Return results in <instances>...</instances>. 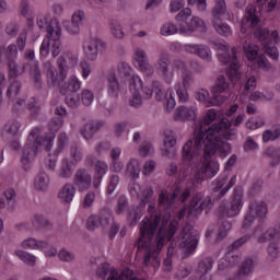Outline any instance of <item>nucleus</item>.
Here are the masks:
<instances>
[{
	"mask_svg": "<svg viewBox=\"0 0 280 280\" xmlns=\"http://www.w3.org/2000/svg\"><path fill=\"white\" fill-rule=\"evenodd\" d=\"M152 196H154V190L152 188H144L142 190V197L140 199L139 209H145V206L152 201Z\"/></svg>",
	"mask_w": 280,
	"mask_h": 280,
	"instance_id": "nucleus-50",
	"label": "nucleus"
},
{
	"mask_svg": "<svg viewBox=\"0 0 280 280\" xmlns=\"http://www.w3.org/2000/svg\"><path fill=\"white\" fill-rule=\"evenodd\" d=\"M37 25L39 30H45L48 36H54L56 34V30H61L60 22L57 20H51L50 22L47 20V16L37 18Z\"/></svg>",
	"mask_w": 280,
	"mask_h": 280,
	"instance_id": "nucleus-22",
	"label": "nucleus"
},
{
	"mask_svg": "<svg viewBox=\"0 0 280 280\" xmlns=\"http://www.w3.org/2000/svg\"><path fill=\"white\" fill-rule=\"evenodd\" d=\"M19 128H21V122L18 120H9L4 126L2 137H8V135H10V137H16Z\"/></svg>",
	"mask_w": 280,
	"mask_h": 280,
	"instance_id": "nucleus-39",
	"label": "nucleus"
},
{
	"mask_svg": "<svg viewBox=\"0 0 280 280\" xmlns=\"http://www.w3.org/2000/svg\"><path fill=\"white\" fill-rule=\"evenodd\" d=\"M100 47H106V44L97 37L91 38L90 42L83 46L88 60H97Z\"/></svg>",
	"mask_w": 280,
	"mask_h": 280,
	"instance_id": "nucleus-16",
	"label": "nucleus"
},
{
	"mask_svg": "<svg viewBox=\"0 0 280 280\" xmlns=\"http://www.w3.org/2000/svg\"><path fill=\"white\" fill-rule=\"evenodd\" d=\"M103 126L104 122L89 121L81 128V135L86 141H90V139H93L95 133L100 132Z\"/></svg>",
	"mask_w": 280,
	"mask_h": 280,
	"instance_id": "nucleus-24",
	"label": "nucleus"
},
{
	"mask_svg": "<svg viewBox=\"0 0 280 280\" xmlns=\"http://www.w3.org/2000/svg\"><path fill=\"white\" fill-rule=\"evenodd\" d=\"M91 183H93V176L86 168H78L73 176V186L78 191H88L91 189Z\"/></svg>",
	"mask_w": 280,
	"mask_h": 280,
	"instance_id": "nucleus-13",
	"label": "nucleus"
},
{
	"mask_svg": "<svg viewBox=\"0 0 280 280\" xmlns=\"http://www.w3.org/2000/svg\"><path fill=\"white\" fill-rule=\"evenodd\" d=\"M257 148H259L257 142L253 139V137L248 136L244 142L245 152H255Z\"/></svg>",
	"mask_w": 280,
	"mask_h": 280,
	"instance_id": "nucleus-63",
	"label": "nucleus"
},
{
	"mask_svg": "<svg viewBox=\"0 0 280 280\" xmlns=\"http://www.w3.org/2000/svg\"><path fill=\"white\" fill-rule=\"evenodd\" d=\"M217 49H219V60L223 62V65H230V70L226 75H229L231 82H237L240 80L241 74L237 72L240 69V60L237 59V49H230L226 44H217Z\"/></svg>",
	"mask_w": 280,
	"mask_h": 280,
	"instance_id": "nucleus-5",
	"label": "nucleus"
},
{
	"mask_svg": "<svg viewBox=\"0 0 280 280\" xmlns=\"http://www.w3.org/2000/svg\"><path fill=\"white\" fill-rule=\"evenodd\" d=\"M180 196V188L175 187L173 195L170 197L167 192H161L159 197V203H158V209H172V205L176 202V198Z\"/></svg>",
	"mask_w": 280,
	"mask_h": 280,
	"instance_id": "nucleus-20",
	"label": "nucleus"
},
{
	"mask_svg": "<svg viewBox=\"0 0 280 280\" xmlns=\"http://www.w3.org/2000/svg\"><path fill=\"white\" fill-rule=\"evenodd\" d=\"M33 226L37 231H40L43 229H49V226H51V222L42 214H35L33 219Z\"/></svg>",
	"mask_w": 280,
	"mask_h": 280,
	"instance_id": "nucleus-43",
	"label": "nucleus"
},
{
	"mask_svg": "<svg viewBox=\"0 0 280 280\" xmlns=\"http://www.w3.org/2000/svg\"><path fill=\"white\" fill-rule=\"evenodd\" d=\"M4 196L8 201L9 211H14V205L16 203V191H14L12 188H9L4 191Z\"/></svg>",
	"mask_w": 280,
	"mask_h": 280,
	"instance_id": "nucleus-51",
	"label": "nucleus"
},
{
	"mask_svg": "<svg viewBox=\"0 0 280 280\" xmlns=\"http://www.w3.org/2000/svg\"><path fill=\"white\" fill-rule=\"evenodd\" d=\"M96 277L103 280H145L143 278L135 276V273L130 269H127L119 273L114 267H110L108 262H103L97 266Z\"/></svg>",
	"mask_w": 280,
	"mask_h": 280,
	"instance_id": "nucleus-7",
	"label": "nucleus"
},
{
	"mask_svg": "<svg viewBox=\"0 0 280 280\" xmlns=\"http://www.w3.org/2000/svg\"><path fill=\"white\" fill-rule=\"evenodd\" d=\"M262 154L267 159L271 160L270 163H271L272 167H275V165H279V163H280V147L269 145L267 149H265Z\"/></svg>",
	"mask_w": 280,
	"mask_h": 280,
	"instance_id": "nucleus-34",
	"label": "nucleus"
},
{
	"mask_svg": "<svg viewBox=\"0 0 280 280\" xmlns=\"http://www.w3.org/2000/svg\"><path fill=\"white\" fill-rule=\"evenodd\" d=\"M0 54H2L8 62L16 61L19 56V47L15 44H10L8 47L0 46Z\"/></svg>",
	"mask_w": 280,
	"mask_h": 280,
	"instance_id": "nucleus-30",
	"label": "nucleus"
},
{
	"mask_svg": "<svg viewBox=\"0 0 280 280\" xmlns=\"http://www.w3.org/2000/svg\"><path fill=\"white\" fill-rule=\"evenodd\" d=\"M45 69L48 84H56V82L59 84L60 75H58V70L56 67L48 62L45 65Z\"/></svg>",
	"mask_w": 280,
	"mask_h": 280,
	"instance_id": "nucleus-37",
	"label": "nucleus"
},
{
	"mask_svg": "<svg viewBox=\"0 0 280 280\" xmlns=\"http://www.w3.org/2000/svg\"><path fill=\"white\" fill-rule=\"evenodd\" d=\"M127 208H128V198H126V196H120L116 205L117 215H121V213H124V211H126Z\"/></svg>",
	"mask_w": 280,
	"mask_h": 280,
	"instance_id": "nucleus-57",
	"label": "nucleus"
},
{
	"mask_svg": "<svg viewBox=\"0 0 280 280\" xmlns=\"http://www.w3.org/2000/svg\"><path fill=\"white\" fill-rule=\"evenodd\" d=\"M215 115V109H209L200 128L195 130L194 139L188 140L182 149L183 159L191 167L190 177L194 185H200L202 180L213 178L220 172V164L211 159L218 150L220 156L231 154V143L226 141L237 137V131L231 129L232 122L229 118H221L210 126ZM205 126L210 127L207 129Z\"/></svg>",
	"mask_w": 280,
	"mask_h": 280,
	"instance_id": "nucleus-1",
	"label": "nucleus"
},
{
	"mask_svg": "<svg viewBox=\"0 0 280 280\" xmlns=\"http://www.w3.org/2000/svg\"><path fill=\"white\" fill-rule=\"evenodd\" d=\"M108 172V164L102 160H96L94 163V174L92 178L94 189H100L102 185V180L104 176H106Z\"/></svg>",
	"mask_w": 280,
	"mask_h": 280,
	"instance_id": "nucleus-17",
	"label": "nucleus"
},
{
	"mask_svg": "<svg viewBox=\"0 0 280 280\" xmlns=\"http://www.w3.org/2000/svg\"><path fill=\"white\" fill-rule=\"evenodd\" d=\"M261 11L255 7V4H248L245 9V15L241 22V32L246 34V30H250L254 34V38L259 40L262 45L275 40L279 43V33L272 31L270 35V30L264 28V23L261 22Z\"/></svg>",
	"mask_w": 280,
	"mask_h": 280,
	"instance_id": "nucleus-3",
	"label": "nucleus"
},
{
	"mask_svg": "<svg viewBox=\"0 0 280 280\" xmlns=\"http://www.w3.org/2000/svg\"><path fill=\"white\" fill-rule=\"evenodd\" d=\"M21 91V81H13L10 88L7 91L8 97H16Z\"/></svg>",
	"mask_w": 280,
	"mask_h": 280,
	"instance_id": "nucleus-59",
	"label": "nucleus"
},
{
	"mask_svg": "<svg viewBox=\"0 0 280 280\" xmlns=\"http://www.w3.org/2000/svg\"><path fill=\"white\" fill-rule=\"evenodd\" d=\"M175 121H194L196 119V109L194 107L187 108L185 106H179L176 108L174 114Z\"/></svg>",
	"mask_w": 280,
	"mask_h": 280,
	"instance_id": "nucleus-26",
	"label": "nucleus"
},
{
	"mask_svg": "<svg viewBox=\"0 0 280 280\" xmlns=\"http://www.w3.org/2000/svg\"><path fill=\"white\" fill-rule=\"evenodd\" d=\"M127 172L132 176V178H139V174L141 172V165L139 164V161L136 159H132L129 161L127 165Z\"/></svg>",
	"mask_w": 280,
	"mask_h": 280,
	"instance_id": "nucleus-49",
	"label": "nucleus"
},
{
	"mask_svg": "<svg viewBox=\"0 0 280 280\" xmlns=\"http://www.w3.org/2000/svg\"><path fill=\"white\" fill-rule=\"evenodd\" d=\"M58 70H59V80H67V73H69V66H67V58L61 56L57 60Z\"/></svg>",
	"mask_w": 280,
	"mask_h": 280,
	"instance_id": "nucleus-47",
	"label": "nucleus"
},
{
	"mask_svg": "<svg viewBox=\"0 0 280 280\" xmlns=\"http://www.w3.org/2000/svg\"><path fill=\"white\" fill-rule=\"evenodd\" d=\"M108 82V93L112 97H117L119 95V82L117 81V75L115 73H110L107 77Z\"/></svg>",
	"mask_w": 280,
	"mask_h": 280,
	"instance_id": "nucleus-41",
	"label": "nucleus"
},
{
	"mask_svg": "<svg viewBox=\"0 0 280 280\" xmlns=\"http://www.w3.org/2000/svg\"><path fill=\"white\" fill-rule=\"evenodd\" d=\"M47 187H49V176L42 171L35 178V189L37 191H47Z\"/></svg>",
	"mask_w": 280,
	"mask_h": 280,
	"instance_id": "nucleus-36",
	"label": "nucleus"
},
{
	"mask_svg": "<svg viewBox=\"0 0 280 280\" xmlns=\"http://www.w3.org/2000/svg\"><path fill=\"white\" fill-rule=\"evenodd\" d=\"M70 155L72 156L73 161L77 163H80L82 161V150H80V147H78L77 142H73L70 147Z\"/></svg>",
	"mask_w": 280,
	"mask_h": 280,
	"instance_id": "nucleus-56",
	"label": "nucleus"
},
{
	"mask_svg": "<svg viewBox=\"0 0 280 280\" xmlns=\"http://www.w3.org/2000/svg\"><path fill=\"white\" fill-rule=\"evenodd\" d=\"M250 240V235H245L236 241H234L229 247L228 253L225 254L224 261L219 265V270H224V268H228V266L232 267L240 262V252H237V248H241V246H244L246 242Z\"/></svg>",
	"mask_w": 280,
	"mask_h": 280,
	"instance_id": "nucleus-9",
	"label": "nucleus"
},
{
	"mask_svg": "<svg viewBox=\"0 0 280 280\" xmlns=\"http://www.w3.org/2000/svg\"><path fill=\"white\" fill-rule=\"evenodd\" d=\"M200 200H202V195L200 194H197L192 197L188 207V215H192V218H198V215L202 213V206L200 203Z\"/></svg>",
	"mask_w": 280,
	"mask_h": 280,
	"instance_id": "nucleus-33",
	"label": "nucleus"
},
{
	"mask_svg": "<svg viewBox=\"0 0 280 280\" xmlns=\"http://www.w3.org/2000/svg\"><path fill=\"white\" fill-rule=\"evenodd\" d=\"M16 44L19 51H23L25 49V45H27V31H23L22 33H20L16 39Z\"/></svg>",
	"mask_w": 280,
	"mask_h": 280,
	"instance_id": "nucleus-64",
	"label": "nucleus"
},
{
	"mask_svg": "<svg viewBox=\"0 0 280 280\" xmlns=\"http://www.w3.org/2000/svg\"><path fill=\"white\" fill-rule=\"evenodd\" d=\"M110 32L115 38H118L121 40L124 38V28L121 27V24L117 21L110 22Z\"/></svg>",
	"mask_w": 280,
	"mask_h": 280,
	"instance_id": "nucleus-53",
	"label": "nucleus"
},
{
	"mask_svg": "<svg viewBox=\"0 0 280 280\" xmlns=\"http://www.w3.org/2000/svg\"><path fill=\"white\" fill-rule=\"evenodd\" d=\"M267 253H268V260L275 261V259L279 257V246H277L276 243H271L267 248Z\"/></svg>",
	"mask_w": 280,
	"mask_h": 280,
	"instance_id": "nucleus-60",
	"label": "nucleus"
},
{
	"mask_svg": "<svg viewBox=\"0 0 280 280\" xmlns=\"http://www.w3.org/2000/svg\"><path fill=\"white\" fill-rule=\"evenodd\" d=\"M229 89V82H226V77L220 74L214 86H212V93H224Z\"/></svg>",
	"mask_w": 280,
	"mask_h": 280,
	"instance_id": "nucleus-44",
	"label": "nucleus"
},
{
	"mask_svg": "<svg viewBox=\"0 0 280 280\" xmlns=\"http://www.w3.org/2000/svg\"><path fill=\"white\" fill-rule=\"evenodd\" d=\"M148 206L149 217H145L142 220L140 225V237L135 243L137 247V253L144 250L143 266L148 268L152 266L154 270L161 267V257H159V253L163 248L165 244V237L168 242H172V237L176 235V225L171 223L167 229V220L163 219L161 211L163 209H156V201L151 200Z\"/></svg>",
	"mask_w": 280,
	"mask_h": 280,
	"instance_id": "nucleus-2",
	"label": "nucleus"
},
{
	"mask_svg": "<svg viewBox=\"0 0 280 280\" xmlns=\"http://www.w3.org/2000/svg\"><path fill=\"white\" fill-rule=\"evenodd\" d=\"M93 100H95V95L91 90H83L81 93V102L84 106H91L93 104Z\"/></svg>",
	"mask_w": 280,
	"mask_h": 280,
	"instance_id": "nucleus-55",
	"label": "nucleus"
},
{
	"mask_svg": "<svg viewBox=\"0 0 280 280\" xmlns=\"http://www.w3.org/2000/svg\"><path fill=\"white\" fill-rule=\"evenodd\" d=\"M249 212L255 218H266V213H268V206L264 201H252L249 203Z\"/></svg>",
	"mask_w": 280,
	"mask_h": 280,
	"instance_id": "nucleus-28",
	"label": "nucleus"
},
{
	"mask_svg": "<svg viewBox=\"0 0 280 280\" xmlns=\"http://www.w3.org/2000/svg\"><path fill=\"white\" fill-rule=\"evenodd\" d=\"M152 86L158 102H166V108H174V106H176V100H174V95L171 90L163 92V84L159 81H153Z\"/></svg>",
	"mask_w": 280,
	"mask_h": 280,
	"instance_id": "nucleus-15",
	"label": "nucleus"
},
{
	"mask_svg": "<svg viewBox=\"0 0 280 280\" xmlns=\"http://www.w3.org/2000/svg\"><path fill=\"white\" fill-rule=\"evenodd\" d=\"M236 182L237 179L235 176L231 177L230 180H229V177L225 175L219 176L212 184L213 185L212 191L214 194V199L220 200L221 198H224L229 189H231V187H234Z\"/></svg>",
	"mask_w": 280,
	"mask_h": 280,
	"instance_id": "nucleus-11",
	"label": "nucleus"
},
{
	"mask_svg": "<svg viewBox=\"0 0 280 280\" xmlns=\"http://www.w3.org/2000/svg\"><path fill=\"white\" fill-rule=\"evenodd\" d=\"M62 36V28H56V33L50 35L51 40H54L51 46V54L54 58H58L62 51V43L60 37Z\"/></svg>",
	"mask_w": 280,
	"mask_h": 280,
	"instance_id": "nucleus-32",
	"label": "nucleus"
},
{
	"mask_svg": "<svg viewBox=\"0 0 280 280\" xmlns=\"http://www.w3.org/2000/svg\"><path fill=\"white\" fill-rule=\"evenodd\" d=\"M279 137H280V125H273L270 130H265L262 132L264 143H268L269 141H277Z\"/></svg>",
	"mask_w": 280,
	"mask_h": 280,
	"instance_id": "nucleus-38",
	"label": "nucleus"
},
{
	"mask_svg": "<svg viewBox=\"0 0 280 280\" xmlns=\"http://www.w3.org/2000/svg\"><path fill=\"white\" fill-rule=\"evenodd\" d=\"M106 224V219H103L101 215L92 214L88 219V229L89 231H95V229Z\"/></svg>",
	"mask_w": 280,
	"mask_h": 280,
	"instance_id": "nucleus-45",
	"label": "nucleus"
},
{
	"mask_svg": "<svg viewBox=\"0 0 280 280\" xmlns=\"http://www.w3.org/2000/svg\"><path fill=\"white\" fill-rule=\"evenodd\" d=\"M212 24L217 34H220V36H230L231 26L222 22V18H212Z\"/></svg>",
	"mask_w": 280,
	"mask_h": 280,
	"instance_id": "nucleus-35",
	"label": "nucleus"
},
{
	"mask_svg": "<svg viewBox=\"0 0 280 280\" xmlns=\"http://www.w3.org/2000/svg\"><path fill=\"white\" fill-rule=\"evenodd\" d=\"M14 255H16V257H19V259H21V261L26 264V266H31V268H34V266H36V256H34L27 252H23L21 249L15 250Z\"/></svg>",
	"mask_w": 280,
	"mask_h": 280,
	"instance_id": "nucleus-40",
	"label": "nucleus"
},
{
	"mask_svg": "<svg viewBox=\"0 0 280 280\" xmlns=\"http://www.w3.org/2000/svg\"><path fill=\"white\" fill-rule=\"evenodd\" d=\"M180 236L182 242L179 247L185 248L186 255H191V253L198 248V240H200V234L192 226L186 225L184 226Z\"/></svg>",
	"mask_w": 280,
	"mask_h": 280,
	"instance_id": "nucleus-10",
	"label": "nucleus"
},
{
	"mask_svg": "<svg viewBox=\"0 0 280 280\" xmlns=\"http://www.w3.org/2000/svg\"><path fill=\"white\" fill-rule=\"evenodd\" d=\"M241 45H243V51L248 60H257V56H259V47L248 43V39L246 38L241 40Z\"/></svg>",
	"mask_w": 280,
	"mask_h": 280,
	"instance_id": "nucleus-31",
	"label": "nucleus"
},
{
	"mask_svg": "<svg viewBox=\"0 0 280 280\" xmlns=\"http://www.w3.org/2000/svg\"><path fill=\"white\" fill-rule=\"evenodd\" d=\"M195 97L198 102H202L206 106H209V91L201 89L195 93Z\"/></svg>",
	"mask_w": 280,
	"mask_h": 280,
	"instance_id": "nucleus-61",
	"label": "nucleus"
},
{
	"mask_svg": "<svg viewBox=\"0 0 280 280\" xmlns=\"http://www.w3.org/2000/svg\"><path fill=\"white\" fill-rule=\"evenodd\" d=\"M211 268H213V259L212 258L202 259L198 266V270L201 273V276L199 277V280L201 279V277H203L202 280H206L205 275H207L208 271L211 270Z\"/></svg>",
	"mask_w": 280,
	"mask_h": 280,
	"instance_id": "nucleus-46",
	"label": "nucleus"
},
{
	"mask_svg": "<svg viewBox=\"0 0 280 280\" xmlns=\"http://www.w3.org/2000/svg\"><path fill=\"white\" fill-rule=\"evenodd\" d=\"M194 84V74L190 71H185L182 73V83L176 85V94L179 102H187L189 100V93L187 90Z\"/></svg>",
	"mask_w": 280,
	"mask_h": 280,
	"instance_id": "nucleus-14",
	"label": "nucleus"
},
{
	"mask_svg": "<svg viewBox=\"0 0 280 280\" xmlns=\"http://www.w3.org/2000/svg\"><path fill=\"white\" fill-rule=\"evenodd\" d=\"M226 14V0H215L212 9V19H220Z\"/></svg>",
	"mask_w": 280,
	"mask_h": 280,
	"instance_id": "nucleus-42",
	"label": "nucleus"
},
{
	"mask_svg": "<svg viewBox=\"0 0 280 280\" xmlns=\"http://www.w3.org/2000/svg\"><path fill=\"white\" fill-rule=\"evenodd\" d=\"M257 266V258L247 257L244 259V261L238 267V271L236 273V279H246L248 275L255 270V267Z\"/></svg>",
	"mask_w": 280,
	"mask_h": 280,
	"instance_id": "nucleus-21",
	"label": "nucleus"
},
{
	"mask_svg": "<svg viewBox=\"0 0 280 280\" xmlns=\"http://www.w3.org/2000/svg\"><path fill=\"white\" fill-rule=\"evenodd\" d=\"M136 62H137L139 68L142 65H147L148 62H150L148 60V55L145 54V50L139 49V48L136 50Z\"/></svg>",
	"mask_w": 280,
	"mask_h": 280,
	"instance_id": "nucleus-58",
	"label": "nucleus"
},
{
	"mask_svg": "<svg viewBox=\"0 0 280 280\" xmlns=\"http://www.w3.org/2000/svg\"><path fill=\"white\" fill-rule=\"evenodd\" d=\"M82 83L78 80L77 75L70 77L68 82L59 79V93L66 95V104L70 108H78L80 106V91Z\"/></svg>",
	"mask_w": 280,
	"mask_h": 280,
	"instance_id": "nucleus-6",
	"label": "nucleus"
},
{
	"mask_svg": "<svg viewBox=\"0 0 280 280\" xmlns=\"http://www.w3.org/2000/svg\"><path fill=\"white\" fill-rule=\"evenodd\" d=\"M30 73L35 82V86L40 89V67H38V63L31 66Z\"/></svg>",
	"mask_w": 280,
	"mask_h": 280,
	"instance_id": "nucleus-54",
	"label": "nucleus"
},
{
	"mask_svg": "<svg viewBox=\"0 0 280 280\" xmlns=\"http://www.w3.org/2000/svg\"><path fill=\"white\" fill-rule=\"evenodd\" d=\"M244 192L242 188H235L233 192L232 202H221L219 206V218H235V215H240L242 211V198Z\"/></svg>",
	"mask_w": 280,
	"mask_h": 280,
	"instance_id": "nucleus-8",
	"label": "nucleus"
},
{
	"mask_svg": "<svg viewBox=\"0 0 280 280\" xmlns=\"http://www.w3.org/2000/svg\"><path fill=\"white\" fill-rule=\"evenodd\" d=\"M74 196H75V186L71 183L65 184L58 194V198L61 199V202H66V205H69V202H72Z\"/></svg>",
	"mask_w": 280,
	"mask_h": 280,
	"instance_id": "nucleus-27",
	"label": "nucleus"
},
{
	"mask_svg": "<svg viewBox=\"0 0 280 280\" xmlns=\"http://www.w3.org/2000/svg\"><path fill=\"white\" fill-rule=\"evenodd\" d=\"M84 21V12L78 11L73 13L71 22L65 23V28L69 34H80V25Z\"/></svg>",
	"mask_w": 280,
	"mask_h": 280,
	"instance_id": "nucleus-23",
	"label": "nucleus"
},
{
	"mask_svg": "<svg viewBox=\"0 0 280 280\" xmlns=\"http://www.w3.org/2000/svg\"><path fill=\"white\" fill-rule=\"evenodd\" d=\"M176 133L174 131H166L164 138V150L162 151V156H167V159H174L176 156Z\"/></svg>",
	"mask_w": 280,
	"mask_h": 280,
	"instance_id": "nucleus-18",
	"label": "nucleus"
},
{
	"mask_svg": "<svg viewBox=\"0 0 280 280\" xmlns=\"http://www.w3.org/2000/svg\"><path fill=\"white\" fill-rule=\"evenodd\" d=\"M158 71L161 73L162 79L166 84H172V80H174V63H172V59L170 56L162 54L156 61Z\"/></svg>",
	"mask_w": 280,
	"mask_h": 280,
	"instance_id": "nucleus-12",
	"label": "nucleus"
},
{
	"mask_svg": "<svg viewBox=\"0 0 280 280\" xmlns=\"http://www.w3.org/2000/svg\"><path fill=\"white\" fill-rule=\"evenodd\" d=\"M207 32V25L205 24V21H202L198 16H192L190 22L187 24V27L182 26L179 27L180 34H191L194 32Z\"/></svg>",
	"mask_w": 280,
	"mask_h": 280,
	"instance_id": "nucleus-19",
	"label": "nucleus"
},
{
	"mask_svg": "<svg viewBox=\"0 0 280 280\" xmlns=\"http://www.w3.org/2000/svg\"><path fill=\"white\" fill-rule=\"evenodd\" d=\"M73 176V171L71 170V163L69 160L65 159L61 161V167L59 170L60 178H71Z\"/></svg>",
	"mask_w": 280,
	"mask_h": 280,
	"instance_id": "nucleus-48",
	"label": "nucleus"
},
{
	"mask_svg": "<svg viewBox=\"0 0 280 280\" xmlns=\"http://www.w3.org/2000/svg\"><path fill=\"white\" fill-rule=\"evenodd\" d=\"M7 67L9 72V80H12L25 73V69H27V63H22L21 66L16 61H10L7 63Z\"/></svg>",
	"mask_w": 280,
	"mask_h": 280,
	"instance_id": "nucleus-29",
	"label": "nucleus"
},
{
	"mask_svg": "<svg viewBox=\"0 0 280 280\" xmlns=\"http://www.w3.org/2000/svg\"><path fill=\"white\" fill-rule=\"evenodd\" d=\"M178 32V27L173 23H167L161 28L162 36H172V34H176Z\"/></svg>",
	"mask_w": 280,
	"mask_h": 280,
	"instance_id": "nucleus-62",
	"label": "nucleus"
},
{
	"mask_svg": "<svg viewBox=\"0 0 280 280\" xmlns=\"http://www.w3.org/2000/svg\"><path fill=\"white\" fill-rule=\"evenodd\" d=\"M184 49L188 54H196L203 60H211V50L207 46L188 44L184 46Z\"/></svg>",
	"mask_w": 280,
	"mask_h": 280,
	"instance_id": "nucleus-25",
	"label": "nucleus"
},
{
	"mask_svg": "<svg viewBox=\"0 0 280 280\" xmlns=\"http://www.w3.org/2000/svg\"><path fill=\"white\" fill-rule=\"evenodd\" d=\"M127 220L130 226H137V222L141 220V214L139 213V208H131L128 211Z\"/></svg>",
	"mask_w": 280,
	"mask_h": 280,
	"instance_id": "nucleus-52",
	"label": "nucleus"
},
{
	"mask_svg": "<svg viewBox=\"0 0 280 280\" xmlns=\"http://www.w3.org/2000/svg\"><path fill=\"white\" fill-rule=\"evenodd\" d=\"M52 145L54 136L43 137L40 136V130L33 129L22 152V165L25 172L30 170V163L36 159L40 148H45L46 152H49Z\"/></svg>",
	"mask_w": 280,
	"mask_h": 280,
	"instance_id": "nucleus-4",
	"label": "nucleus"
}]
</instances>
